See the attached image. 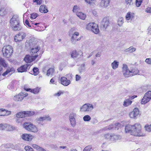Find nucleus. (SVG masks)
<instances>
[{"mask_svg": "<svg viewBox=\"0 0 151 151\" xmlns=\"http://www.w3.org/2000/svg\"><path fill=\"white\" fill-rule=\"evenodd\" d=\"M9 23L10 26L13 30L18 31L21 30L22 28L18 17L16 15L13 16L11 19Z\"/></svg>", "mask_w": 151, "mask_h": 151, "instance_id": "f257e3e1", "label": "nucleus"}, {"mask_svg": "<svg viewBox=\"0 0 151 151\" xmlns=\"http://www.w3.org/2000/svg\"><path fill=\"white\" fill-rule=\"evenodd\" d=\"M142 127L140 124L136 123L133 125V129L131 135L136 136H144L141 132Z\"/></svg>", "mask_w": 151, "mask_h": 151, "instance_id": "f03ea898", "label": "nucleus"}, {"mask_svg": "<svg viewBox=\"0 0 151 151\" xmlns=\"http://www.w3.org/2000/svg\"><path fill=\"white\" fill-rule=\"evenodd\" d=\"M2 51L4 56L9 58L12 55L13 52V48L10 45L5 46L3 47Z\"/></svg>", "mask_w": 151, "mask_h": 151, "instance_id": "7ed1b4c3", "label": "nucleus"}, {"mask_svg": "<svg viewBox=\"0 0 151 151\" xmlns=\"http://www.w3.org/2000/svg\"><path fill=\"white\" fill-rule=\"evenodd\" d=\"M86 29L91 31L96 34H98L99 32V30L98 25L95 23H90L88 24L86 26Z\"/></svg>", "mask_w": 151, "mask_h": 151, "instance_id": "20e7f679", "label": "nucleus"}, {"mask_svg": "<svg viewBox=\"0 0 151 151\" xmlns=\"http://www.w3.org/2000/svg\"><path fill=\"white\" fill-rule=\"evenodd\" d=\"M23 126L24 128L28 131L34 132H36L38 131L37 127L31 123H25L23 124Z\"/></svg>", "mask_w": 151, "mask_h": 151, "instance_id": "39448f33", "label": "nucleus"}, {"mask_svg": "<svg viewBox=\"0 0 151 151\" xmlns=\"http://www.w3.org/2000/svg\"><path fill=\"white\" fill-rule=\"evenodd\" d=\"M93 105L91 104H85L80 108V111L84 112H91L93 109Z\"/></svg>", "mask_w": 151, "mask_h": 151, "instance_id": "423d86ee", "label": "nucleus"}, {"mask_svg": "<svg viewBox=\"0 0 151 151\" xmlns=\"http://www.w3.org/2000/svg\"><path fill=\"white\" fill-rule=\"evenodd\" d=\"M83 53L81 50L77 51L76 50H73L70 53L72 58L74 59H81L83 58Z\"/></svg>", "mask_w": 151, "mask_h": 151, "instance_id": "0eeeda50", "label": "nucleus"}, {"mask_svg": "<svg viewBox=\"0 0 151 151\" xmlns=\"http://www.w3.org/2000/svg\"><path fill=\"white\" fill-rule=\"evenodd\" d=\"M122 72L123 75L125 77H128L133 76V74H131V70H129L127 65L125 64L123 65Z\"/></svg>", "mask_w": 151, "mask_h": 151, "instance_id": "6e6552de", "label": "nucleus"}, {"mask_svg": "<svg viewBox=\"0 0 151 151\" xmlns=\"http://www.w3.org/2000/svg\"><path fill=\"white\" fill-rule=\"evenodd\" d=\"M109 24L108 18L106 17H104L101 21V28L103 29H105L109 26Z\"/></svg>", "mask_w": 151, "mask_h": 151, "instance_id": "1a4fd4ad", "label": "nucleus"}, {"mask_svg": "<svg viewBox=\"0 0 151 151\" xmlns=\"http://www.w3.org/2000/svg\"><path fill=\"white\" fill-rule=\"evenodd\" d=\"M28 94L26 93L21 92L18 95L14 96V99L16 101H21L23 98L27 96Z\"/></svg>", "mask_w": 151, "mask_h": 151, "instance_id": "9d476101", "label": "nucleus"}, {"mask_svg": "<svg viewBox=\"0 0 151 151\" xmlns=\"http://www.w3.org/2000/svg\"><path fill=\"white\" fill-rule=\"evenodd\" d=\"M26 34L24 32H21L16 35L14 37V40L16 42L22 41L26 36Z\"/></svg>", "mask_w": 151, "mask_h": 151, "instance_id": "9b49d317", "label": "nucleus"}, {"mask_svg": "<svg viewBox=\"0 0 151 151\" xmlns=\"http://www.w3.org/2000/svg\"><path fill=\"white\" fill-rule=\"evenodd\" d=\"M37 56L38 55L36 54L32 56H30L29 55H26L24 58V60L26 63H30L35 60Z\"/></svg>", "mask_w": 151, "mask_h": 151, "instance_id": "f8f14e48", "label": "nucleus"}, {"mask_svg": "<svg viewBox=\"0 0 151 151\" xmlns=\"http://www.w3.org/2000/svg\"><path fill=\"white\" fill-rule=\"evenodd\" d=\"M21 137L24 140L29 141L34 138V136L30 134L24 133L22 134Z\"/></svg>", "mask_w": 151, "mask_h": 151, "instance_id": "ddd939ff", "label": "nucleus"}, {"mask_svg": "<svg viewBox=\"0 0 151 151\" xmlns=\"http://www.w3.org/2000/svg\"><path fill=\"white\" fill-rule=\"evenodd\" d=\"M31 47V52L33 55L37 53L40 49V47L36 44H33Z\"/></svg>", "mask_w": 151, "mask_h": 151, "instance_id": "4468645a", "label": "nucleus"}, {"mask_svg": "<svg viewBox=\"0 0 151 151\" xmlns=\"http://www.w3.org/2000/svg\"><path fill=\"white\" fill-rule=\"evenodd\" d=\"M51 118L48 115H45L43 116L37 118L36 119V121L38 124H40L41 122H43L44 120L51 121Z\"/></svg>", "mask_w": 151, "mask_h": 151, "instance_id": "2eb2a0df", "label": "nucleus"}, {"mask_svg": "<svg viewBox=\"0 0 151 151\" xmlns=\"http://www.w3.org/2000/svg\"><path fill=\"white\" fill-rule=\"evenodd\" d=\"M11 114V111L4 108L0 109V116H7Z\"/></svg>", "mask_w": 151, "mask_h": 151, "instance_id": "dca6fc26", "label": "nucleus"}, {"mask_svg": "<svg viewBox=\"0 0 151 151\" xmlns=\"http://www.w3.org/2000/svg\"><path fill=\"white\" fill-rule=\"evenodd\" d=\"M139 114V109L137 108H135L133 111L130 113L129 115L130 118H135Z\"/></svg>", "mask_w": 151, "mask_h": 151, "instance_id": "f3484780", "label": "nucleus"}, {"mask_svg": "<svg viewBox=\"0 0 151 151\" xmlns=\"http://www.w3.org/2000/svg\"><path fill=\"white\" fill-rule=\"evenodd\" d=\"M30 65L29 64H27L21 66L20 67L18 68L17 69L18 72H26L27 71V69L29 68L30 67Z\"/></svg>", "mask_w": 151, "mask_h": 151, "instance_id": "a211bd4d", "label": "nucleus"}, {"mask_svg": "<svg viewBox=\"0 0 151 151\" xmlns=\"http://www.w3.org/2000/svg\"><path fill=\"white\" fill-rule=\"evenodd\" d=\"M79 33L78 32H75L72 35L70 39V41L73 44H76V39L77 37L79 35Z\"/></svg>", "mask_w": 151, "mask_h": 151, "instance_id": "6ab92c4d", "label": "nucleus"}, {"mask_svg": "<svg viewBox=\"0 0 151 151\" xmlns=\"http://www.w3.org/2000/svg\"><path fill=\"white\" fill-rule=\"evenodd\" d=\"M61 83L64 86H67L70 83V81L69 80H68L67 78L65 77H62L61 78Z\"/></svg>", "mask_w": 151, "mask_h": 151, "instance_id": "aec40b11", "label": "nucleus"}, {"mask_svg": "<svg viewBox=\"0 0 151 151\" xmlns=\"http://www.w3.org/2000/svg\"><path fill=\"white\" fill-rule=\"evenodd\" d=\"M121 136L119 135L111 134V142H116V141L120 139Z\"/></svg>", "mask_w": 151, "mask_h": 151, "instance_id": "412c9836", "label": "nucleus"}, {"mask_svg": "<svg viewBox=\"0 0 151 151\" xmlns=\"http://www.w3.org/2000/svg\"><path fill=\"white\" fill-rule=\"evenodd\" d=\"M110 0H101L100 3V6L102 7H106L109 4Z\"/></svg>", "mask_w": 151, "mask_h": 151, "instance_id": "4be33fe9", "label": "nucleus"}, {"mask_svg": "<svg viewBox=\"0 0 151 151\" xmlns=\"http://www.w3.org/2000/svg\"><path fill=\"white\" fill-rule=\"evenodd\" d=\"M133 129V125L128 124L125 126V131L126 133H129L131 134Z\"/></svg>", "mask_w": 151, "mask_h": 151, "instance_id": "5701e85b", "label": "nucleus"}, {"mask_svg": "<svg viewBox=\"0 0 151 151\" xmlns=\"http://www.w3.org/2000/svg\"><path fill=\"white\" fill-rule=\"evenodd\" d=\"M35 25H32V29H35V30L38 31H41L42 29H40V25L41 24L40 23H37V24H35Z\"/></svg>", "mask_w": 151, "mask_h": 151, "instance_id": "b1692460", "label": "nucleus"}, {"mask_svg": "<svg viewBox=\"0 0 151 151\" xmlns=\"http://www.w3.org/2000/svg\"><path fill=\"white\" fill-rule=\"evenodd\" d=\"M132 103V101L129 100L126 97L124 101L123 105L125 107H127L130 105Z\"/></svg>", "mask_w": 151, "mask_h": 151, "instance_id": "393cba45", "label": "nucleus"}, {"mask_svg": "<svg viewBox=\"0 0 151 151\" xmlns=\"http://www.w3.org/2000/svg\"><path fill=\"white\" fill-rule=\"evenodd\" d=\"M39 11L41 13H46L48 12V10L46 6L45 5H41L39 8Z\"/></svg>", "mask_w": 151, "mask_h": 151, "instance_id": "a878e982", "label": "nucleus"}, {"mask_svg": "<svg viewBox=\"0 0 151 151\" xmlns=\"http://www.w3.org/2000/svg\"><path fill=\"white\" fill-rule=\"evenodd\" d=\"M151 99L147 97L146 95H144V96L142 99L141 104H145L148 102Z\"/></svg>", "mask_w": 151, "mask_h": 151, "instance_id": "bb28decb", "label": "nucleus"}, {"mask_svg": "<svg viewBox=\"0 0 151 151\" xmlns=\"http://www.w3.org/2000/svg\"><path fill=\"white\" fill-rule=\"evenodd\" d=\"M76 15L80 19L82 20L85 19L86 17V14L81 12H77L76 13Z\"/></svg>", "mask_w": 151, "mask_h": 151, "instance_id": "cd10ccee", "label": "nucleus"}, {"mask_svg": "<svg viewBox=\"0 0 151 151\" xmlns=\"http://www.w3.org/2000/svg\"><path fill=\"white\" fill-rule=\"evenodd\" d=\"M119 62L116 60H114L111 64V65L112 68L114 70L118 67Z\"/></svg>", "mask_w": 151, "mask_h": 151, "instance_id": "c85d7f7f", "label": "nucleus"}, {"mask_svg": "<svg viewBox=\"0 0 151 151\" xmlns=\"http://www.w3.org/2000/svg\"><path fill=\"white\" fill-rule=\"evenodd\" d=\"M15 129V127L9 124H8L6 123V124L5 130L7 131H12L14 130Z\"/></svg>", "mask_w": 151, "mask_h": 151, "instance_id": "c756f323", "label": "nucleus"}, {"mask_svg": "<svg viewBox=\"0 0 151 151\" xmlns=\"http://www.w3.org/2000/svg\"><path fill=\"white\" fill-rule=\"evenodd\" d=\"M40 90V88L38 87L34 89H27V91H30L32 93H33L34 94L38 93Z\"/></svg>", "mask_w": 151, "mask_h": 151, "instance_id": "7c9ffc66", "label": "nucleus"}, {"mask_svg": "<svg viewBox=\"0 0 151 151\" xmlns=\"http://www.w3.org/2000/svg\"><path fill=\"white\" fill-rule=\"evenodd\" d=\"M32 146L33 148L36 149L38 151H46L45 149L40 147L36 144H33L32 145Z\"/></svg>", "mask_w": 151, "mask_h": 151, "instance_id": "2f4dec72", "label": "nucleus"}, {"mask_svg": "<svg viewBox=\"0 0 151 151\" xmlns=\"http://www.w3.org/2000/svg\"><path fill=\"white\" fill-rule=\"evenodd\" d=\"M0 65H1L4 67H7V65L6 63L4 60L0 57Z\"/></svg>", "mask_w": 151, "mask_h": 151, "instance_id": "473e14b6", "label": "nucleus"}, {"mask_svg": "<svg viewBox=\"0 0 151 151\" xmlns=\"http://www.w3.org/2000/svg\"><path fill=\"white\" fill-rule=\"evenodd\" d=\"M55 71L54 68H49L47 71V75L49 76L50 75L52 76Z\"/></svg>", "mask_w": 151, "mask_h": 151, "instance_id": "72a5a7b5", "label": "nucleus"}, {"mask_svg": "<svg viewBox=\"0 0 151 151\" xmlns=\"http://www.w3.org/2000/svg\"><path fill=\"white\" fill-rule=\"evenodd\" d=\"M124 126L122 122L117 123L115 124V129H118L123 127Z\"/></svg>", "mask_w": 151, "mask_h": 151, "instance_id": "f704fd0d", "label": "nucleus"}, {"mask_svg": "<svg viewBox=\"0 0 151 151\" xmlns=\"http://www.w3.org/2000/svg\"><path fill=\"white\" fill-rule=\"evenodd\" d=\"M25 112L23 111L19 112L16 114V116L17 118H22L25 117Z\"/></svg>", "mask_w": 151, "mask_h": 151, "instance_id": "c9c22d12", "label": "nucleus"}, {"mask_svg": "<svg viewBox=\"0 0 151 151\" xmlns=\"http://www.w3.org/2000/svg\"><path fill=\"white\" fill-rule=\"evenodd\" d=\"M131 74H132L133 76L138 74L139 72V70L136 68H133L131 70Z\"/></svg>", "mask_w": 151, "mask_h": 151, "instance_id": "e433bc0d", "label": "nucleus"}, {"mask_svg": "<svg viewBox=\"0 0 151 151\" xmlns=\"http://www.w3.org/2000/svg\"><path fill=\"white\" fill-rule=\"evenodd\" d=\"M25 117L32 116L35 114L34 111H25Z\"/></svg>", "mask_w": 151, "mask_h": 151, "instance_id": "4c0bfd02", "label": "nucleus"}, {"mask_svg": "<svg viewBox=\"0 0 151 151\" xmlns=\"http://www.w3.org/2000/svg\"><path fill=\"white\" fill-rule=\"evenodd\" d=\"M136 48L132 47H130L129 48L126 49L125 51L126 52H128L130 53H132L134 52L136 50Z\"/></svg>", "mask_w": 151, "mask_h": 151, "instance_id": "58836bf2", "label": "nucleus"}, {"mask_svg": "<svg viewBox=\"0 0 151 151\" xmlns=\"http://www.w3.org/2000/svg\"><path fill=\"white\" fill-rule=\"evenodd\" d=\"M104 137L105 139L108 140L109 141L111 142V134H105L104 135Z\"/></svg>", "mask_w": 151, "mask_h": 151, "instance_id": "ea45409f", "label": "nucleus"}, {"mask_svg": "<svg viewBox=\"0 0 151 151\" xmlns=\"http://www.w3.org/2000/svg\"><path fill=\"white\" fill-rule=\"evenodd\" d=\"M76 113L72 112L69 115V119H76Z\"/></svg>", "mask_w": 151, "mask_h": 151, "instance_id": "a19ab883", "label": "nucleus"}, {"mask_svg": "<svg viewBox=\"0 0 151 151\" xmlns=\"http://www.w3.org/2000/svg\"><path fill=\"white\" fill-rule=\"evenodd\" d=\"M15 87L14 82L13 81L11 82L7 86L8 88L12 90L14 89Z\"/></svg>", "mask_w": 151, "mask_h": 151, "instance_id": "79ce46f5", "label": "nucleus"}, {"mask_svg": "<svg viewBox=\"0 0 151 151\" xmlns=\"http://www.w3.org/2000/svg\"><path fill=\"white\" fill-rule=\"evenodd\" d=\"M124 19L122 17H119L118 20V24L119 26H122L124 23Z\"/></svg>", "mask_w": 151, "mask_h": 151, "instance_id": "37998d69", "label": "nucleus"}, {"mask_svg": "<svg viewBox=\"0 0 151 151\" xmlns=\"http://www.w3.org/2000/svg\"><path fill=\"white\" fill-rule=\"evenodd\" d=\"M115 129V124H112L109 125L108 127H105L104 129L105 130H112Z\"/></svg>", "mask_w": 151, "mask_h": 151, "instance_id": "c03bdc74", "label": "nucleus"}, {"mask_svg": "<svg viewBox=\"0 0 151 151\" xmlns=\"http://www.w3.org/2000/svg\"><path fill=\"white\" fill-rule=\"evenodd\" d=\"M69 120L71 126L74 127L76 125V119H69Z\"/></svg>", "mask_w": 151, "mask_h": 151, "instance_id": "a18cd8bd", "label": "nucleus"}, {"mask_svg": "<svg viewBox=\"0 0 151 151\" xmlns=\"http://www.w3.org/2000/svg\"><path fill=\"white\" fill-rule=\"evenodd\" d=\"M133 18V16L132 15V14H131V12H129L127 14L126 16V19L127 20H129L130 19Z\"/></svg>", "mask_w": 151, "mask_h": 151, "instance_id": "49530a36", "label": "nucleus"}, {"mask_svg": "<svg viewBox=\"0 0 151 151\" xmlns=\"http://www.w3.org/2000/svg\"><path fill=\"white\" fill-rule=\"evenodd\" d=\"M80 9L79 7L77 5H75L74 6L72 11L73 12H75L76 14L77 12H79Z\"/></svg>", "mask_w": 151, "mask_h": 151, "instance_id": "de8ad7c7", "label": "nucleus"}, {"mask_svg": "<svg viewBox=\"0 0 151 151\" xmlns=\"http://www.w3.org/2000/svg\"><path fill=\"white\" fill-rule=\"evenodd\" d=\"M91 117L88 115H86L84 116L83 118V120L85 122L89 121L91 120Z\"/></svg>", "mask_w": 151, "mask_h": 151, "instance_id": "09e8293b", "label": "nucleus"}, {"mask_svg": "<svg viewBox=\"0 0 151 151\" xmlns=\"http://www.w3.org/2000/svg\"><path fill=\"white\" fill-rule=\"evenodd\" d=\"M85 2L90 5H93L95 4V0H84Z\"/></svg>", "mask_w": 151, "mask_h": 151, "instance_id": "8fccbe9b", "label": "nucleus"}, {"mask_svg": "<svg viewBox=\"0 0 151 151\" xmlns=\"http://www.w3.org/2000/svg\"><path fill=\"white\" fill-rule=\"evenodd\" d=\"M92 148L91 145H88L84 148L83 151H90Z\"/></svg>", "mask_w": 151, "mask_h": 151, "instance_id": "3c124183", "label": "nucleus"}, {"mask_svg": "<svg viewBox=\"0 0 151 151\" xmlns=\"http://www.w3.org/2000/svg\"><path fill=\"white\" fill-rule=\"evenodd\" d=\"M33 74L35 76H36L39 73V70L37 68H34L33 69Z\"/></svg>", "mask_w": 151, "mask_h": 151, "instance_id": "603ef678", "label": "nucleus"}, {"mask_svg": "<svg viewBox=\"0 0 151 151\" xmlns=\"http://www.w3.org/2000/svg\"><path fill=\"white\" fill-rule=\"evenodd\" d=\"M64 93V92L61 91H59L57 93H55L54 94V96H59L63 94Z\"/></svg>", "mask_w": 151, "mask_h": 151, "instance_id": "864d4df0", "label": "nucleus"}, {"mask_svg": "<svg viewBox=\"0 0 151 151\" xmlns=\"http://www.w3.org/2000/svg\"><path fill=\"white\" fill-rule=\"evenodd\" d=\"M145 129L146 131L148 132L151 131V124L150 125H146L145 127Z\"/></svg>", "mask_w": 151, "mask_h": 151, "instance_id": "5fc2aeb1", "label": "nucleus"}, {"mask_svg": "<svg viewBox=\"0 0 151 151\" xmlns=\"http://www.w3.org/2000/svg\"><path fill=\"white\" fill-rule=\"evenodd\" d=\"M24 149L26 151H34L33 148L28 146H25Z\"/></svg>", "mask_w": 151, "mask_h": 151, "instance_id": "6e6d98bb", "label": "nucleus"}, {"mask_svg": "<svg viewBox=\"0 0 151 151\" xmlns=\"http://www.w3.org/2000/svg\"><path fill=\"white\" fill-rule=\"evenodd\" d=\"M34 3H35L37 5H40L42 3V0H32Z\"/></svg>", "mask_w": 151, "mask_h": 151, "instance_id": "4d7b16f0", "label": "nucleus"}, {"mask_svg": "<svg viewBox=\"0 0 151 151\" xmlns=\"http://www.w3.org/2000/svg\"><path fill=\"white\" fill-rule=\"evenodd\" d=\"M6 123L0 124V129L4 130L5 129V127Z\"/></svg>", "mask_w": 151, "mask_h": 151, "instance_id": "13d9d810", "label": "nucleus"}, {"mask_svg": "<svg viewBox=\"0 0 151 151\" xmlns=\"http://www.w3.org/2000/svg\"><path fill=\"white\" fill-rule=\"evenodd\" d=\"M143 0H136V5L137 7H139L141 4Z\"/></svg>", "mask_w": 151, "mask_h": 151, "instance_id": "bf43d9fd", "label": "nucleus"}, {"mask_svg": "<svg viewBox=\"0 0 151 151\" xmlns=\"http://www.w3.org/2000/svg\"><path fill=\"white\" fill-rule=\"evenodd\" d=\"M38 16V14L36 13H33L31 15L30 18L32 19H35Z\"/></svg>", "mask_w": 151, "mask_h": 151, "instance_id": "052dcab7", "label": "nucleus"}, {"mask_svg": "<svg viewBox=\"0 0 151 151\" xmlns=\"http://www.w3.org/2000/svg\"><path fill=\"white\" fill-rule=\"evenodd\" d=\"M6 12L5 11V10L3 9H0V15L3 16L5 14Z\"/></svg>", "mask_w": 151, "mask_h": 151, "instance_id": "680f3d73", "label": "nucleus"}, {"mask_svg": "<svg viewBox=\"0 0 151 151\" xmlns=\"http://www.w3.org/2000/svg\"><path fill=\"white\" fill-rule=\"evenodd\" d=\"M145 95L151 99V91H148Z\"/></svg>", "mask_w": 151, "mask_h": 151, "instance_id": "e2e57ef3", "label": "nucleus"}, {"mask_svg": "<svg viewBox=\"0 0 151 151\" xmlns=\"http://www.w3.org/2000/svg\"><path fill=\"white\" fill-rule=\"evenodd\" d=\"M137 97V96H127V98L129 100H131L133 99L134 98Z\"/></svg>", "mask_w": 151, "mask_h": 151, "instance_id": "0e129e2a", "label": "nucleus"}, {"mask_svg": "<svg viewBox=\"0 0 151 151\" xmlns=\"http://www.w3.org/2000/svg\"><path fill=\"white\" fill-rule=\"evenodd\" d=\"M145 62L149 64H151V58H147L146 59Z\"/></svg>", "mask_w": 151, "mask_h": 151, "instance_id": "69168bd1", "label": "nucleus"}, {"mask_svg": "<svg viewBox=\"0 0 151 151\" xmlns=\"http://www.w3.org/2000/svg\"><path fill=\"white\" fill-rule=\"evenodd\" d=\"M7 69L9 71V73L10 72L13 73L15 71L14 68L13 67L11 68H9Z\"/></svg>", "mask_w": 151, "mask_h": 151, "instance_id": "338daca9", "label": "nucleus"}, {"mask_svg": "<svg viewBox=\"0 0 151 151\" xmlns=\"http://www.w3.org/2000/svg\"><path fill=\"white\" fill-rule=\"evenodd\" d=\"M24 23L25 24L27 25L28 27L30 28H32V26L31 24H29L27 20H26L25 21Z\"/></svg>", "mask_w": 151, "mask_h": 151, "instance_id": "774afa93", "label": "nucleus"}]
</instances>
